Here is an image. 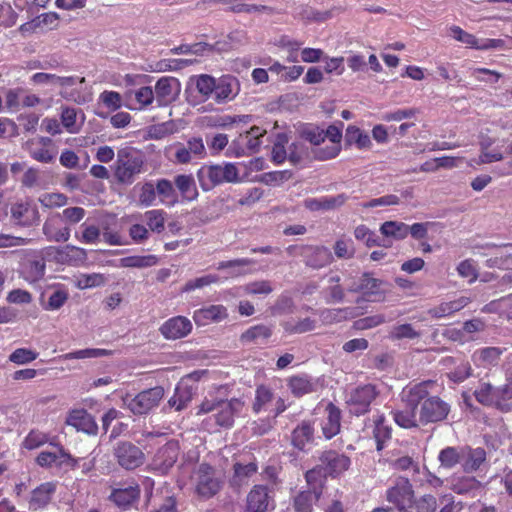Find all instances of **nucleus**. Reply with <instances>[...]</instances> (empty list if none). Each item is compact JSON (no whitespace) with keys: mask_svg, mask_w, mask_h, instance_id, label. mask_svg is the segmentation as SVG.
<instances>
[{"mask_svg":"<svg viewBox=\"0 0 512 512\" xmlns=\"http://www.w3.org/2000/svg\"><path fill=\"white\" fill-rule=\"evenodd\" d=\"M130 99L132 100V97L135 101V103H130L129 108L135 109V110H142L146 108L147 106L151 105L155 99L154 91L149 86H143L137 89L134 92H131L129 94Z\"/></svg>","mask_w":512,"mask_h":512,"instance_id":"obj_40","label":"nucleus"},{"mask_svg":"<svg viewBox=\"0 0 512 512\" xmlns=\"http://www.w3.org/2000/svg\"><path fill=\"white\" fill-rule=\"evenodd\" d=\"M420 336V333L416 331L411 324H401L394 326L390 331V337L392 339H414Z\"/></svg>","mask_w":512,"mask_h":512,"instance_id":"obj_63","label":"nucleus"},{"mask_svg":"<svg viewBox=\"0 0 512 512\" xmlns=\"http://www.w3.org/2000/svg\"><path fill=\"white\" fill-rule=\"evenodd\" d=\"M105 277L102 274L93 273L81 275L76 280V286L80 289L93 288L105 283Z\"/></svg>","mask_w":512,"mask_h":512,"instance_id":"obj_62","label":"nucleus"},{"mask_svg":"<svg viewBox=\"0 0 512 512\" xmlns=\"http://www.w3.org/2000/svg\"><path fill=\"white\" fill-rule=\"evenodd\" d=\"M196 492L202 497H212L220 489L221 482L215 476L214 470L207 464L199 465L193 476Z\"/></svg>","mask_w":512,"mask_h":512,"instance_id":"obj_9","label":"nucleus"},{"mask_svg":"<svg viewBox=\"0 0 512 512\" xmlns=\"http://www.w3.org/2000/svg\"><path fill=\"white\" fill-rule=\"evenodd\" d=\"M64 219L59 213H52L46 220L43 231L48 239L59 242L64 236Z\"/></svg>","mask_w":512,"mask_h":512,"instance_id":"obj_36","label":"nucleus"},{"mask_svg":"<svg viewBox=\"0 0 512 512\" xmlns=\"http://www.w3.org/2000/svg\"><path fill=\"white\" fill-rule=\"evenodd\" d=\"M64 462V449L58 445H49L37 457V463L42 467H60Z\"/></svg>","mask_w":512,"mask_h":512,"instance_id":"obj_32","label":"nucleus"},{"mask_svg":"<svg viewBox=\"0 0 512 512\" xmlns=\"http://www.w3.org/2000/svg\"><path fill=\"white\" fill-rule=\"evenodd\" d=\"M20 274L29 283H36L41 280L45 274L44 259L41 257L26 259L21 266Z\"/></svg>","mask_w":512,"mask_h":512,"instance_id":"obj_26","label":"nucleus"},{"mask_svg":"<svg viewBox=\"0 0 512 512\" xmlns=\"http://www.w3.org/2000/svg\"><path fill=\"white\" fill-rule=\"evenodd\" d=\"M438 460L443 468L451 469L462 461V448L446 447L439 452Z\"/></svg>","mask_w":512,"mask_h":512,"instance_id":"obj_49","label":"nucleus"},{"mask_svg":"<svg viewBox=\"0 0 512 512\" xmlns=\"http://www.w3.org/2000/svg\"><path fill=\"white\" fill-rule=\"evenodd\" d=\"M376 396L377 392L373 385L368 384L355 388L347 399L350 412L356 415L366 413Z\"/></svg>","mask_w":512,"mask_h":512,"instance_id":"obj_10","label":"nucleus"},{"mask_svg":"<svg viewBox=\"0 0 512 512\" xmlns=\"http://www.w3.org/2000/svg\"><path fill=\"white\" fill-rule=\"evenodd\" d=\"M66 424L74 427L77 431H83L87 434H96L98 429L93 417L83 409L71 411L66 419Z\"/></svg>","mask_w":512,"mask_h":512,"instance_id":"obj_24","label":"nucleus"},{"mask_svg":"<svg viewBox=\"0 0 512 512\" xmlns=\"http://www.w3.org/2000/svg\"><path fill=\"white\" fill-rule=\"evenodd\" d=\"M449 36L458 42L465 44L467 47L479 50L480 40L473 34L464 31L459 26H451L449 28Z\"/></svg>","mask_w":512,"mask_h":512,"instance_id":"obj_52","label":"nucleus"},{"mask_svg":"<svg viewBox=\"0 0 512 512\" xmlns=\"http://www.w3.org/2000/svg\"><path fill=\"white\" fill-rule=\"evenodd\" d=\"M274 500L265 485H255L246 497L247 512H266L274 509Z\"/></svg>","mask_w":512,"mask_h":512,"instance_id":"obj_13","label":"nucleus"},{"mask_svg":"<svg viewBox=\"0 0 512 512\" xmlns=\"http://www.w3.org/2000/svg\"><path fill=\"white\" fill-rule=\"evenodd\" d=\"M243 408L244 403L239 399H205L199 407L198 414L213 413L218 426L229 428L233 425L235 417L242 413Z\"/></svg>","mask_w":512,"mask_h":512,"instance_id":"obj_2","label":"nucleus"},{"mask_svg":"<svg viewBox=\"0 0 512 512\" xmlns=\"http://www.w3.org/2000/svg\"><path fill=\"white\" fill-rule=\"evenodd\" d=\"M222 281V278L217 274H207L192 280H189L182 288L183 292H190L196 289H202L211 284H217Z\"/></svg>","mask_w":512,"mask_h":512,"instance_id":"obj_54","label":"nucleus"},{"mask_svg":"<svg viewBox=\"0 0 512 512\" xmlns=\"http://www.w3.org/2000/svg\"><path fill=\"white\" fill-rule=\"evenodd\" d=\"M254 264L252 259L242 258L230 261H221L217 264V270H227L228 276L225 277H238L246 274L245 267Z\"/></svg>","mask_w":512,"mask_h":512,"instance_id":"obj_38","label":"nucleus"},{"mask_svg":"<svg viewBox=\"0 0 512 512\" xmlns=\"http://www.w3.org/2000/svg\"><path fill=\"white\" fill-rule=\"evenodd\" d=\"M431 384V382H422L403 390L402 397L407 402V406L394 414V420L399 426L412 428L418 425L420 421L417 417L416 407L418 402L428 395V386Z\"/></svg>","mask_w":512,"mask_h":512,"instance_id":"obj_1","label":"nucleus"},{"mask_svg":"<svg viewBox=\"0 0 512 512\" xmlns=\"http://www.w3.org/2000/svg\"><path fill=\"white\" fill-rule=\"evenodd\" d=\"M166 155L175 164H188L204 158L206 149L202 138L192 137L186 143L177 142L167 147Z\"/></svg>","mask_w":512,"mask_h":512,"instance_id":"obj_4","label":"nucleus"},{"mask_svg":"<svg viewBox=\"0 0 512 512\" xmlns=\"http://www.w3.org/2000/svg\"><path fill=\"white\" fill-rule=\"evenodd\" d=\"M232 291L234 296L239 297L244 295L260 296L270 294L273 291V287L270 281L261 280L236 287Z\"/></svg>","mask_w":512,"mask_h":512,"instance_id":"obj_31","label":"nucleus"},{"mask_svg":"<svg viewBox=\"0 0 512 512\" xmlns=\"http://www.w3.org/2000/svg\"><path fill=\"white\" fill-rule=\"evenodd\" d=\"M85 117L81 109L66 107V132L76 133L84 123Z\"/></svg>","mask_w":512,"mask_h":512,"instance_id":"obj_55","label":"nucleus"},{"mask_svg":"<svg viewBox=\"0 0 512 512\" xmlns=\"http://www.w3.org/2000/svg\"><path fill=\"white\" fill-rule=\"evenodd\" d=\"M41 141L43 143V146L32 147L30 149V155L36 161L42 163H49L55 158L56 152L53 149L47 147V144L51 143V139L42 138Z\"/></svg>","mask_w":512,"mask_h":512,"instance_id":"obj_56","label":"nucleus"},{"mask_svg":"<svg viewBox=\"0 0 512 512\" xmlns=\"http://www.w3.org/2000/svg\"><path fill=\"white\" fill-rule=\"evenodd\" d=\"M288 386L292 394L296 397H301L314 391V383L308 376L291 377Z\"/></svg>","mask_w":512,"mask_h":512,"instance_id":"obj_47","label":"nucleus"},{"mask_svg":"<svg viewBox=\"0 0 512 512\" xmlns=\"http://www.w3.org/2000/svg\"><path fill=\"white\" fill-rule=\"evenodd\" d=\"M325 472L333 477L340 475L350 466V458L335 451H326L321 456Z\"/></svg>","mask_w":512,"mask_h":512,"instance_id":"obj_21","label":"nucleus"},{"mask_svg":"<svg viewBox=\"0 0 512 512\" xmlns=\"http://www.w3.org/2000/svg\"><path fill=\"white\" fill-rule=\"evenodd\" d=\"M164 397V389L156 386L138 393L135 396L126 394L122 397L123 406L129 409L135 415L149 413L157 407Z\"/></svg>","mask_w":512,"mask_h":512,"instance_id":"obj_5","label":"nucleus"},{"mask_svg":"<svg viewBox=\"0 0 512 512\" xmlns=\"http://www.w3.org/2000/svg\"><path fill=\"white\" fill-rule=\"evenodd\" d=\"M314 429L309 422L303 421L292 434V443L298 449H304L313 440Z\"/></svg>","mask_w":512,"mask_h":512,"instance_id":"obj_37","label":"nucleus"},{"mask_svg":"<svg viewBox=\"0 0 512 512\" xmlns=\"http://www.w3.org/2000/svg\"><path fill=\"white\" fill-rule=\"evenodd\" d=\"M144 156L135 149H123L118 152L114 167L115 178L122 184H131L144 170Z\"/></svg>","mask_w":512,"mask_h":512,"instance_id":"obj_3","label":"nucleus"},{"mask_svg":"<svg viewBox=\"0 0 512 512\" xmlns=\"http://www.w3.org/2000/svg\"><path fill=\"white\" fill-rule=\"evenodd\" d=\"M154 96L159 106L175 101L181 91V84L175 77H161L155 84Z\"/></svg>","mask_w":512,"mask_h":512,"instance_id":"obj_14","label":"nucleus"},{"mask_svg":"<svg viewBox=\"0 0 512 512\" xmlns=\"http://www.w3.org/2000/svg\"><path fill=\"white\" fill-rule=\"evenodd\" d=\"M387 500L392 503L399 512H412L414 504V492L407 479H400L395 486L387 490Z\"/></svg>","mask_w":512,"mask_h":512,"instance_id":"obj_8","label":"nucleus"},{"mask_svg":"<svg viewBox=\"0 0 512 512\" xmlns=\"http://www.w3.org/2000/svg\"><path fill=\"white\" fill-rule=\"evenodd\" d=\"M257 471V466L254 463H248L245 465L235 464L234 465V477L233 482L236 485H241L244 483L250 476L255 474Z\"/></svg>","mask_w":512,"mask_h":512,"instance_id":"obj_61","label":"nucleus"},{"mask_svg":"<svg viewBox=\"0 0 512 512\" xmlns=\"http://www.w3.org/2000/svg\"><path fill=\"white\" fill-rule=\"evenodd\" d=\"M366 429H371L377 444V450H381L386 440L391 436V429L386 423V419L382 414L373 416L372 423L366 426Z\"/></svg>","mask_w":512,"mask_h":512,"instance_id":"obj_28","label":"nucleus"},{"mask_svg":"<svg viewBox=\"0 0 512 512\" xmlns=\"http://www.w3.org/2000/svg\"><path fill=\"white\" fill-rule=\"evenodd\" d=\"M179 455V446L175 441H169L157 450L152 458L150 467L152 470L165 474L175 464Z\"/></svg>","mask_w":512,"mask_h":512,"instance_id":"obj_11","label":"nucleus"},{"mask_svg":"<svg viewBox=\"0 0 512 512\" xmlns=\"http://www.w3.org/2000/svg\"><path fill=\"white\" fill-rule=\"evenodd\" d=\"M111 350L100 349V348H87L77 350L75 352L66 353V360L69 359H88V358H100L110 356Z\"/></svg>","mask_w":512,"mask_h":512,"instance_id":"obj_58","label":"nucleus"},{"mask_svg":"<svg viewBox=\"0 0 512 512\" xmlns=\"http://www.w3.org/2000/svg\"><path fill=\"white\" fill-rule=\"evenodd\" d=\"M380 232L385 237L402 240L409 234V226L403 222L386 221L381 225Z\"/></svg>","mask_w":512,"mask_h":512,"instance_id":"obj_43","label":"nucleus"},{"mask_svg":"<svg viewBox=\"0 0 512 512\" xmlns=\"http://www.w3.org/2000/svg\"><path fill=\"white\" fill-rule=\"evenodd\" d=\"M356 315L357 313L354 308L325 309L320 312V318L326 324L341 322L349 318H354Z\"/></svg>","mask_w":512,"mask_h":512,"instance_id":"obj_41","label":"nucleus"},{"mask_svg":"<svg viewBox=\"0 0 512 512\" xmlns=\"http://www.w3.org/2000/svg\"><path fill=\"white\" fill-rule=\"evenodd\" d=\"M332 261V254L326 247H316L312 249L307 257V264L313 268H321Z\"/></svg>","mask_w":512,"mask_h":512,"instance_id":"obj_51","label":"nucleus"},{"mask_svg":"<svg viewBox=\"0 0 512 512\" xmlns=\"http://www.w3.org/2000/svg\"><path fill=\"white\" fill-rule=\"evenodd\" d=\"M273 400L274 393L270 387L266 385L258 386L255 391V400L252 406L253 411L255 413L266 411L268 409V405L271 404Z\"/></svg>","mask_w":512,"mask_h":512,"instance_id":"obj_45","label":"nucleus"},{"mask_svg":"<svg viewBox=\"0 0 512 512\" xmlns=\"http://www.w3.org/2000/svg\"><path fill=\"white\" fill-rule=\"evenodd\" d=\"M500 356V350L495 347H486L476 350L472 359L476 365L489 366L495 364Z\"/></svg>","mask_w":512,"mask_h":512,"instance_id":"obj_48","label":"nucleus"},{"mask_svg":"<svg viewBox=\"0 0 512 512\" xmlns=\"http://www.w3.org/2000/svg\"><path fill=\"white\" fill-rule=\"evenodd\" d=\"M449 411L450 406L446 402L438 397H431L422 403L419 421L422 424L441 421L447 417Z\"/></svg>","mask_w":512,"mask_h":512,"instance_id":"obj_15","label":"nucleus"},{"mask_svg":"<svg viewBox=\"0 0 512 512\" xmlns=\"http://www.w3.org/2000/svg\"><path fill=\"white\" fill-rule=\"evenodd\" d=\"M468 72L476 81L485 83H496L502 77V74L487 68L470 67Z\"/></svg>","mask_w":512,"mask_h":512,"instance_id":"obj_57","label":"nucleus"},{"mask_svg":"<svg viewBox=\"0 0 512 512\" xmlns=\"http://www.w3.org/2000/svg\"><path fill=\"white\" fill-rule=\"evenodd\" d=\"M351 291L362 292L366 296H375L373 299L380 300L381 295L384 293V289L382 288V282L376 278L370 277L367 274H364L360 279L358 284H353L350 287Z\"/></svg>","mask_w":512,"mask_h":512,"instance_id":"obj_27","label":"nucleus"},{"mask_svg":"<svg viewBox=\"0 0 512 512\" xmlns=\"http://www.w3.org/2000/svg\"><path fill=\"white\" fill-rule=\"evenodd\" d=\"M345 142L347 145H354L358 149L367 150L372 146L369 135L360 128L349 125L345 133Z\"/></svg>","mask_w":512,"mask_h":512,"instance_id":"obj_35","label":"nucleus"},{"mask_svg":"<svg viewBox=\"0 0 512 512\" xmlns=\"http://www.w3.org/2000/svg\"><path fill=\"white\" fill-rule=\"evenodd\" d=\"M227 317V308L221 304L209 305L197 309L193 313V320L199 326H205L212 322H221Z\"/></svg>","mask_w":512,"mask_h":512,"instance_id":"obj_20","label":"nucleus"},{"mask_svg":"<svg viewBox=\"0 0 512 512\" xmlns=\"http://www.w3.org/2000/svg\"><path fill=\"white\" fill-rule=\"evenodd\" d=\"M215 77L209 74H199L190 77L187 91L193 104H199L209 99L214 100Z\"/></svg>","mask_w":512,"mask_h":512,"instance_id":"obj_6","label":"nucleus"},{"mask_svg":"<svg viewBox=\"0 0 512 512\" xmlns=\"http://www.w3.org/2000/svg\"><path fill=\"white\" fill-rule=\"evenodd\" d=\"M341 411L334 404L329 403L325 408V415L321 421V430L326 439H331L340 432Z\"/></svg>","mask_w":512,"mask_h":512,"instance_id":"obj_22","label":"nucleus"},{"mask_svg":"<svg viewBox=\"0 0 512 512\" xmlns=\"http://www.w3.org/2000/svg\"><path fill=\"white\" fill-rule=\"evenodd\" d=\"M320 497L319 491H303L294 499L295 512H312L314 504Z\"/></svg>","mask_w":512,"mask_h":512,"instance_id":"obj_42","label":"nucleus"},{"mask_svg":"<svg viewBox=\"0 0 512 512\" xmlns=\"http://www.w3.org/2000/svg\"><path fill=\"white\" fill-rule=\"evenodd\" d=\"M198 181L204 191L223 183L221 165H205L197 172Z\"/></svg>","mask_w":512,"mask_h":512,"instance_id":"obj_25","label":"nucleus"},{"mask_svg":"<svg viewBox=\"0 0 512 512\" xmlns=\"http://www.w3.org/2000/svg\"><path fill=\"white\" fill-rule=\"evenodd\" d=\"M198 377L199 372H194L179 382L174 395L168 401L170 407L175 408L176 411L187 407L193 396V388L188 384V381L191 379L198 380Z\"/></svg>","mask_w":512,"mask_h":512,"instance_id":"obj_17","label":"nucleus"},{"mask_svg":"<svg viewBox=\"0 0 512 512\" xmlns=\"http://www.w3.org/2000/svg\"><path fill=\"white\" fill-rule=\"evenodd\" d=\"M496 394L499 400L497 408L500 410L510 409L508 401L512 399V375L507 378V381L504 385L496 388Z\"/></svg>","mask_w":512,"mask_h":512,"instance_id":"obj_59","label":"nucleus"},{"mask_svg":"<svg viewBox=\"0 0 512 512\" xmlns=\"http://www.w3.org/2000/svg\"><path fill=\"white\" fill-rule=\"evenodd\" d=\"M475 254L482 256H490L486 260V266L490 268H509L512 259V245L506 244L496 246L495 244H486L484 246L475 247Z\"/></svg>","mask_w":512,"mask_h":512,"instance_id":"obj_7","label":"nucleus"},{"mask_svg":"<svg viewBox=\"0 0 512 512\" xmlns=\"http://www.w3.org/2000/svg\"><path fill=\"white\" fill-rule=\"evenodd\" d=\"M192 330L191 321L184 316H175L161 326V334L169 340H176L186 337Z\"/></svg>","mask_w":512,"mask_h":512,"instance_id":"obj_18","label":"nucleus"},{"mask_svg":"<svg viewBox=\"0 0 512 512\" xmlns=\"http://www.w3.org/2000/svg\"><path fill=\"white\" fill-rule=\"evenodd\" d=\"M158 258L155 255H133L119 259L118 267L122 268H147L155 266Z\"/></svg>","mask_w":512,"mask_h":512,"instance_id":"obj_39","label":"nucleus"},{"mask_svg":"<svg viewBox=\"0 0 512 512\" xmlns=\"http://www.w3.org/2000/svg\"><path fill=\"white\" fill-rule=\"evenodd\" d=\"M347 200L345 194L337 196L310 198L305 200V207L311 211L331 210L342 206Z\"/></svg>","mask_w":512,"mask_h":512,"instance_id":"obj_29","label":"nucleus"},{"mask_svg":"<svg viewBox=\"0 0 512 512\" xmlns=\"http://www.w3.org/2000/svg\"><path fill=\"white\" fill-rule=\"evenodd\" d=\"M55 492V485L51 482L41 484L33 490L29 502L30 508L37 510L46 506Z\"/></svg>","mask_w":512,"mask_h":512,"instance_id":"obj_30","label":"nucleus"},{"mask_svg":"<svg viewBox=\"0 0 512 512\" xmlns=\"http://www.w3.org/2000/svg\"><path fill=\"white\" fill-rule=\"evenodd\" d=\"M474 395L476 400L483 405L497 407V404H499L496 388L489 383H480Z\"/></svg>","mask_w":512,"mask_h":512,"instance_id":"obj_46","label":"nucleus"},{"mask_svg":"<svg viewBox=\"0 0 512 512\" xmlns=\"http://www.w3.org/2000/svg\"><path fill=\"white\" fill-rule=\"evenodd\" d=\"M479 482L474 477H460L453 479L451 489L458 494H465L477 489Z\"/></svg>","mask_w":512,"mask_h":512,"instance_id":"obj_60","label":"nucleus"},{"mask_svg":"<svg viewBox=\"0 0 512 512\" xmlns=\"http://www.w3.org/2000/svg\"><path fill=\"white\" fill-rule=\"evenodd\" d=\"M272 335V330L266 325H255L247 329L241 335V341L243 343L249 342H263Z\"/></svg>","mask_w":512,"mask_h":512,"instance_id":"obj_50","label":"nucleus"},{"mask_svg":"<svg viewBox=\"0 0 512 512\" xmlns=\"http://www.w3.org/2000/svg\"><path fill=\"white\" fill-rule=\"evenodd\" d=\"M486 459V452L482 448H462V466L465 471L477 470Z\"/></svg>","mask_w":512,"mask_h":512,"instance_id":"obj_33","label":"nucleus"},{"mask_svg":"<svg viewBox=\"0 0 512 512\" xmlns=\"http://www.w3.org/2000/svg\"><path fill=\"white\" fill-rule=\"evenodd\" d=\"M214 101L217 104H225L236 98L240 92L238 79L230 74L215 78Z\"/></svg>","mask_w":512,"mask_h":512,"instance_id":"obj_12","label":"nucleus"},{"mask_svg":"<svg viewBox=\"0 0 512 512\" xmlns=\"http://www.w3.org/2000/svg\"><path fill=\"white\" fill-rule=\"evenodd\" d=\"M144 219L153 232L161 233L165 228L166 213L163 210H149L145 212Z\"/></svg>","mask_w":512,"mask_h":512,"instance_id":"obj_53","label":"nucleus"},{"mask_svg":"<svg viewBox=\"0 0 512 512\" xmlns=\"http://www.w3.org/2000/svg\"><path fill=\"white\" fill-rule=\"evenodd\" d=\"M140 496L139 486L130 484L127 486L114 488L109 499L119 508L127 509L134 504Z\"/></svg>","mask_w":512,"mask_h":512,"instance_id":"obj_23","label":"nucleus"},{"mask_svg":"<svg viewBox=\"0 0 512 512\" xmlns=\"http://www.w3.org/2000/svg\"><path fill=\"white\" fill-rule=\"evenodd\" d=\"M115 456L119 465L127 470L139 467L144 462V453L140 448L129 442L118 444Z\"/></svg>","mask_w":512,"mask_h":512,"instance_id":"obj_16","label":"nucleus"},{"mask_svg":"<svg viewBox=\"0 0 512 512\" xmlns=\"http://www.w3.org/2000/svg\"><path fill=\"white\" fill-rule=\"evenodd\" d=\"M175 185L183 198L194 200L198 196L195 180L192 175H178L175 178Z\"/></svg>","mask_w":512,"mask_h":512,"instance_id":"obj_44","label":"nucleus"},{"mask_svg":"<svg viewBox=\"0 0 512 512\" xmlns=\"http://www.w3.org/2000/svg\"><path fill=\"white\" fill-rule=\"evenodd\" d=\"M66 99L84 104L92 99V93L84 77H66Z\"/></svg>","mask_w":512,"mask_h":512,"instance_id":"obj_19","label":"nucleus"},{"mask_svg":"<svg viewBox=\"0 0 512 512\" xmlns=\"http://www.w3.org/2000/svg\"><path fill=\"white\" fill-rule=\"evenodd\" d=\"M11 214L18 224L27 226L34 221L36 210L29 202H18L12 205Z\"/></svg>","mask_w":512,"mask_h":512,"instance_id":"obj_34","label":"nucleus"},{"mask_svg":"<svg viewBox=\"0 0 512 512\" xmlns=\"http://www.w3.org/2000/svg\"><path fill=\"white\" fill-rule=\"evenodd\" d=\"M156 200L155 186L151 182L144 183L140 188L139 202L142 206L149 207Z\"/></svg>","mask_w":512,"mask_h":512,"instance_id":"obj_64","label":"nucleus"}]
</instances>
